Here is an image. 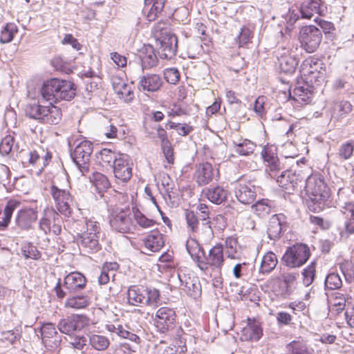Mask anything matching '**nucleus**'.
<instances>
[{"mask_svg":"<svg viewBox=\"0 0 354 354\" xmlns=\"http://www.w3.org/2000/svg\"><path fill=\"white\" fill-rule=\"evenodd\" d=\"M93 144L88 140L80 142L71 153V158L82 176H86L90 170V158L93 152Z\"/></svg>","mask_w":354,"mask_h":354,"instance_id":"nucleus-10","label":"nucleus"},{"mask_svg":"<svg viewBox=\"0 0 354 354\" xmlns=\"http://www.w3.org/2000/svg\"><path fill=\"white\" fill-rule=\"evenodd\" d=\"M324 12L321 0H302L296 8L289 10L288 21L290 24H295L299 19H309L315 14L319 15Z\"/></svg>","mask_w":354,"mask_h":354,"instance_id":"nucleus-8","label":"nucleus"},{"mask_svg":"<svg viewBox=\"0 0 354 354\" xmlns=\"http://www.w3.org/2000/svg\"><path fill=\"white\" fill-rule=\"evenodd\" d=\"M76 86L70 81L51 78L45 81L39 90V102H48L49 104L59 100L69 101L75 96Z\"/></svg>","mask_w":354,"mask_h":354,"instance_id":"nucleus-1","label":"nucleus"},{"mask_svg":"<svg viewBox=\"0 0 354 354\" xmlns=\"http://www.w3.org/2000/svg\"><path fill=\"white\" fill-rule=\"evenodd\" d=\"M162 84L163 80L159 75L147 73L140 77L138 88L141 91L153 93L158 91Z\"/></svg>","mask_w":354,"mask_h":354,"instance_id":"nucleus-25","label":"nucleus"},{"mask_svg":"<svg viewBox=\"0 0 354 354\" xmlns=\"http://www.w3.org/2000/svg\"><path fill=\"white\" fill-rule=\"evenodd\" d=\"M288 222L286 216L283 214L272 215L268 223L267 233L271 240L279 239L282 234L287 230Z\"/></svg>","mask_w":354,"mask_h":354,"instance_id":"nucleus-21","label":"nucleus"},{"mask_svg":"<svg viewBox=\"0 0 354 354\" xmlns=\"http://www.w3.org/2000/svg\"><path fill=\"white\" fill-rule=\"evenodd\" d=\"M119 268V265L116 262H106L104 263L101 273L98 277V282L100 285L107 284L111 278L113 279L115 272Z\"/></svg>","mask_w":354,"mask_h":354,"instance_id":"nucleus-35","label":"nucleus"},{"mask_svg":"<svg viewBox=\"0 0 354 354\" xmlns=\"http://www.w3.org/2000/svg\"><path fill=\"white\" fill-rule=\"evenodd\" d=\"M147 251L156 252L165 245V238L158 230L151 231L142 240Z\"/></svg>","mask_w":354,"mask_h":354,"instance_id":"nucleus-26","label":"nucleus"},{"mask_svg":"<svg viewBox=\"0 0 354 354\" xmlns=\"http://www.w3.org/2000/svg\"><path fill=\"white\" fill-rule=\"evenodd\" d=\"M185 218L188 228L192 232H198L199 221L195 212L192 210H187L185 212Z\"/></svg>","mask_w":354,"mask_h":354,"instance_id":"nucleus-57","label":"nucleus"},{"mask_svg":"<svg viewBox=\"0 0 354 354\" xmlns=\"http://www.w3.org/2000/svg\"><path fill=\"white\" fill-rule=\"evenodd\" d=\"M100 236L95 233H77L76 242L81 252L87 254L96 253L101 250Z\"/></svg>","mask_w":354,"mask_h":354,"instance_id":"nucleus-20","label":"nucleus"},{"mask_svg":"<svg viewBox=\"0 0 354 354\" xmlns=\"http://www.w3.org/2000/svg\"><path fill=\"white\" fill-rule=\"evenodd\" d=\"M140 59L142 69H149L156 66L158 59L152 46H145L140 52Z\"/></svg>","mask_w":354,"mask_h":354,"instance_id":"nucleus-32","label":"nucleus"},{"mask_svg":"<svg viewBox=\"0 0 354 354\" xmlns=\"http://www.w3.org/2000/svg\"><path fill=\"white\" fill-rule=\"evenodd\" d=\"M127 326H123L122 325L118 323H109L105 325V328L109 332L111 333H115L122 338L128 339L130 341L139 344L140 343V337L138 335L133 333V332L127 330Z\"/></svg>","mask_w":354,"mask_h":354,"instance_id":"nucleus-29","label":"nucleus"},{"mask_svg":"<svg viewBox=\"0 0 354 354\" xmlns=\"http://www.w3.org/2000/svg\"><path fill=\"white\" fill-rule=\"evenodd\" d=\"M50 192L58 211L62 214L69 216L71 214V206L73 204V197L69 191L65 189H60L57 186L53 185L50 187Z\"/></svg>","mask_w":354,"mask_h":354,"instance_id":"nucleus-13","label":"nucleus"},{"mask_svg":"<svg viewBox=\"0 0 354 354\" xmlns=\"http://www.w3.org/2000/svg\"><path fill=\"white\" fill-rule=\"evenodd\" d=\"M353 146L351 142L343 143L338 149V156L342 160L350 158L353 153Z\"/></svg>","mask_w":354,"mask_h":354,"instance_id":"nucleus-63","label":"nucleus"},{"mask_svg":"<svg viewBox=\"0 0 354 354\" xmlns=\"http://www.w3.org/2000/svg\"><path fill=\"white\" fill-rule=\"evenodd\" d=\"M226 254L230 259H238L241 255V246L237 239L234 236L227 237L225 240Z\"/></svg>","mask_w":354,"mask_h":354,"instance_id":"nucleus-43","label":"nucleus"},{"mask_svg":"<svg viewBox=\"0 0 354 354\" xmlns=\"http://www.w3.org/2000/svg\"><path fill=\"white\" fill-rule=\"evenodd\" d=\"M203 193L209 201L216 205L225 202L230 194L228 189L221 185L210 186L205 189Z\"/></svg>","mask_w":354,"mask_h":354,"instance_id":"nucleus-28","label":"nucleus"},{"mask_svg":"<svg viewBox=\"0 0 354 354\" xmlns=\"http://www.w3.org/2000/svg\"><path fill=\"white\" fill-rule=\"evenodd\" d=\"M252 38V30L248 26H244L241 28L239 34L236 37V41L238 42L239 47H243L250 42Z\"/></svg>","mask_w":354,"mask_h":354,"instance_id":"nucleus-53","label":"nucleus"},{"mask_svg":"<svg viewBox=\"0 0 354 354\" xmlns=\"http://www.w3.org/2000/svg\"><path fill=\"white\" fill-rule=\"evenodd\" d=\"M345 212L347 216H350L348 220L345 223V227L346 231L350 233H354V203H349L346 204Z\"/></svg>","mask_w":354,"mask_h":354,"instance_id":"nucleus-54","label":"nucleus"},{"mask_svg":"<svg viewBox=\"0 0 354 354\" xmlns=\"http://www.w3.org/2000/svg\"><path fill=\"white\" fill-rule=\"evenodd\" d=\"M86 279L80 272H71L68 274L64 280V286L71 293L78 292L85 288Z\"/></svg>","mask_w":354,"mask_h":354,"instance_id":"nucleus-27","label":"nucleus"},{"mask_svg":"<svg viewBox=\"0 0 354 354\" xmlns=\"http://www.w3.org/2000/svg\"><path fill=\"white\" fill-rule=\"evenodd\" d=\"M275 56L281 73L286 74L295 73L298 65V60L295 55H291L289 53L288 49L282 46L278 47L275 50Z\"/></svg>","mask_w":354,"mask_h":354,"instance_id":"nucleus-19","label":"nucleus"},{"mask_svg":"<svg viewBox=\"0 0 354 354\" xmlns=\"http://www.w3.org/2000/svg\"><path fill=\"white\" fill-rule=\"evenodd\" d=\"M109 223L113 230L120 233H131L136 229L129 208L113 209L109 216Z\"/></svg>","mask_w":354,"mask_h":354,"instance_id":"nucleus-7","label":"nucleus"},{"mask_svg":"<svg viewBox=\"0 0 354 354\" xmlns=\"http://www.w3.org/2000/svg\"><path fill=\"white\" fill-rule=\"evenodd\" d=\"M15 138L11 135L4 137L0 143V153L3 156L9 154L15 147Z\"/></svg>","mask_w":354,"mask_h":354,"instance_id":"nucleus-55","label":"nucleus"},{"mask_svg":"<svg viewBox=\"0 0 354 354\" xmlns=\"http://www.w3.org/2000/svg\"><path fill=\"white\" fill-rule=\"evenodd\" d=\"M21 202L17 199H10L6 204L0 215V230H6L10 223L14 211L19 207Z\"/></svg>","mask_w":354,"mask_h":354,"instance_id":"nucleus-31","label":"nucleus"},{"mask_svg":"<svg viewBox=\"0 0 354 354\" xmlns=\"http://www.w3.org/2000/svg\"><path fill=\"white\" fill-rule=\"evenodd\" d=\"M277 263V255L272 252H268L262 259L259 272L269 274L276 268Z\"/></svg>","mask_w":354,"mask_h":354,"instance_id":"nucleus-41","label":"nucleus"},{"mask_svg":"<svg viewBox=\"0 0 354 354\" xmlns=\"http://www.w3.org/2000/svg\"><path fill=\"white\" fill-rule=\"evenodd\" d=\"M152 34L158 47L160 57L166 59L174 57L178 48V39L176 36L171 32L168 21L161 20L155 24Z\"/></svg>","mask_w":354,"mask_h":354,"instance_id":"nucleus-3","label":"nucleus"},{"mask_svg":"<svg viewBox=\"0 0 354 354\" xmlns=\"http://www.w3.org/2000/svg\"><path fill=\"white\" fill-rule=\"evenodd\" d=\"M164 76L168 83L175 84L180 80V72L176 68H167L164 71Z\"/></svg>","mask_w":354,"mask_h":354,"instance_id":"nucleus-64","label":"nucleus"},{"mask_svg":"<svg viewBox=\"0 0 354 354\" xmlns=\"http://www.w3.org/2000/svg\"><path fill=\"white\" fill-rule=\"evenodd\" d=\"M299 277L298 272H283L281 274V281H283L286 285V287H289V288H291L292 290H294L295 288L296 281L297 279Z\"/></svg>","mask_w":354,"mask_h":354,"instance_id":"nucleus-62","label":"nucleus"},{"mask_svg":"<svg viewBox=\"0 0 354 354\" xmlns=\"http://www.w3.org/2000/svg\"><path fill=\"white\" fill-rule=\"evenodd\" d=\"M301 46L307 53H314L322 40V31L315 26H306L301 28L299 37Z\"/></svg>","mask_w":354,"mask_h":354,"instance_id":"nucleus-11","label":"nucleus"},{"mask_svg":"<svg viewBox=\"0 0 354 354\" xmlns=\"http://www.w3.org/2000/svg\"><path fill=\"white\" fill-rule=\"evenodd\" d=\"M266 171L269 174L271 178H275L279 171L281 169L282 167L279 159L270 160L266 162Z\"/></svg>","mask_w":354,"mask_h":354,"instance_id":"nucleus-60","label":"nucleus"},{"mask_svg":"<svg viewBox=\"0 0 354 354\" xmlns=\"http://www.w3.org/2000/svg\"><path fill=\"white\" fill-rule=\"evenodd\" d=\"M310 256L309 247L304 243H296L288 247L281 261L284 266L289 268L301 267Z\"/></svg>","mask_w":354,"mask_h":354,"instance_id":"nucleus-6","label":"nucleus"},{"mask_svg":"<svg viewBox=\"0 0 354 354\" xmlns=\"http://www.w3.org/2000/svg\"><path fill=\"white\" fill-rule=\"evenodd\" d=\"M232 144L235 148L234 151L241 156H249L252 154L257 147L256 143L248 139H240L233 140Z\"/></svg>","mask_w":354,"mask_h":354,"instance_id":"nucleus-36","label":"nucleus"},{"mask_svg":"<svg viewBox=\"0 0 354 354\" xmlns=\"http://www.w3.org/2000/svg\"><path fill=\"white\" fill-rule=\"evenodd\" d=\"M313 95L312 88L308 85L296 86L292 92L289 91V97L301 105L310 102Z\"/></svg>","mask_w":354,"mask_h":354,"instance_id":"nucleus-30","label":"nucleus"},{"mask_svg":"<svg viewBox=\"0 0 354 354\" xmlns=\"http://www.w3.org/2000/svg\"><path fill=\"white\" fill-rule=\"evenodd\" d=\"M88 337L89 345L97 351H106L111 344L109 339L102 335L91 333Z\"/></svg>","mask_w":354,"mask_h":354,"instance_id":"nucleus-37","label":"nucleus"},{"mask_svg":"<svg viewBox=\"0 0 354 354\" xmlns=\"http://www.w3.org/2000/svg\"><path fill=\"white\" fill-rule=\"evenodd\" d=\"M176 311L169 307H161L156 313L154 325L161 334L170 335L177 328Z\"/></svg>","mask_w":354,"mask_h":354,"instance_id":"nucleus-9","label":"nucleus"},{"mask_svg":"<svg viewBox=\"0 0 354 354\" xmlns=\"http://www.w3.org/2000/svg\"><path fill=\"white\" fill-rule=\"evenodd\" d=\"M272 290L277 295H281L283 297L290 295L293 292L291 288H289L288 286L286 287V285L279 278L274 280Z\"/></svg>","mask_w":354,"mask_h":354,"instance_id":"nucleus-56","label":"nucleus"},{"mask_svg":"<svg viewBox=\"0 0 354 354\" xmlns=\"http://www.w3.org/2000/svg\"><path fill=\"white\" fill-rule=\"evenodd\" d=\"M62 217L53 208L46 207L44 209L43 216L39 222V229L45 234L53 233L59 235L62 231Z\"/></svg>","mask_w":354,"mask_h":354,"instance_id":"nucleus-12","label":"nucleus"},{"mask_svg":"<svg viewBox=\"0 0 354 354\" xmlns=\"http://www.w3.org/2000/svg\"><path fill=\"white\" fill-rule=\"evenodd\" d=\"M38 103L29 104L26 109V114L30 118L43 123L57 124L62 119V110L55 106H43Z\"/></svg>","mask_w":354,"mask_h":354,"instance_id":"nucleus-4","label":"nucleus"},{"mask_svg":"<svg viewBox=\"0 0 354 354\" xmlns=\"http://www.w3.org/2000/svg\"><path fill=\"white\" fill-rule=\"evenodd\" d=\"M252 209L259 217H265L271 213L272 205L267 199H262L252 205Z\"/></svg>","mask_w":354,"mask_h":354,"instance_id":"nucleus-46","label":"nucleus"},{"mask_svg":"<svg viewBox=\"0 0 354 354\" xmlns=\"http://www.w3.org/2000/svg\"><path fill=\"white\" fill-rule=\"evenodd\" d=\"M115 177L123 182H128L132 176V162L130 157L125 153H119L113 165Z\"/></svg>","mask_w":354,"mask_h":354,"instance_id":"nucleus-17","label":"nucleus"},{"mask_svg":"<svg viewBox=\"0 0 354 354\" xmlns=\"http://www.w3.org/2000/svg\"><path fill=\"white\" fill-rule=\"evenodd\" d=\"M342 281L337 273H330L325 279V287L330 290H337L342 287Z\"/></svg>","mask_w":354,"mask_h":354,"instance_id":"nucleus-52","label":"nucleus"},{"mask_svg":"<svg viewBox=\"0 0 354 354\" xmlns=\"http://www.w3.org/2000/svg\"><path fill=\"white\" fill-rule=\"evenodd\" d=\"M178 278L180 281V288L185 290L188 295L193 298H196L201 295V287L197 277H191L180 271L178 272Z\"/></svg>","mask_w":354,"mask_h":354,"instance_id":"nucleus-23","label":"nucleus"},{"mask_svg":"<svg viewBox=\"0 0 354 354\" xmlns=\"http://www.w3.org/2000/svg\"><path fill=\"white\" fill-rule=\"evenodd\" d=\"M118 154L111 149H103L97 155V159L102 167L107 165L113 167V165L115 163V159H118Z\"/></svg>","mask_w":354,"mask_h":354,"instance_id":"nucleus-44","label":"nucleus"},{"mask_svg":"<svg viewBox=\"0 0 354 354\" xmlns=\"http://www.w3.org/2000/svg\"><path fill=\"white\" fill-rule=\"evenodd\" d=\"M165 3V0H145V6H151V8L147 15V19L149 21L156 19L162 11Z\"/></svg>","mask_w":354,"mask_h":354,"instance_id":"nucleus-39","label":"nucleus"},{"mask_svg":"<svg viewBox=\"0 0 354 354\" xmlns=\"http://www.w3.org/2000/svg\"><path fill=\"white\" fill-rule=\"evenodd\" d=\"M305 179L308 208L314 212H320L328 205L329 189L324 182L323 176L319 173L313 174Z\"/></svg>","mask_w":354,"mask_h":354,"instance_id":"nucleus-2","label":"nucleus"},{"mask_svg":"<svg viewBox=\"0 0 354 354\" xmlns=\"http://www.w3.org/2000/svg\"><path fill=\"white\" fill-rule=\"evenodd\" d=\"M306 178L302 171L292 169L283 171L277 178L280 187L290 194L295 192L300 183Z\"/></svg>","mask_w":354,"mask_h":354,"instance_id":"nucleus-14","label":"nucleus"},{"mask_svg":"<svg viewBox=\"0 0 354 354\" xmlns=\"http://www.w3.org/2000/svg\"><path fill=\"white\" fill-rule=\"evenodd\" d=\"M115 92L118 95L119 98L125 103L131 102L134 98L132 87L127 83L124 84V86H122L121 88H119V91H115Z\"/></svg>","mask_w":354,"mask_h":354,"instance_id":"nucleus-51","label":"nucleus"},{"mask_svg":"<svg viewBox=\"0 0 354 354\" xmlns=\"http://www.w3.org/2000/svg\"><path fill=\"white\" fill-rule=\"evenodd\" d=\"M89 304V297L87 295H77L68 297L65 303L66 308L81 309L86 308Z\"/></svg>","mask_w":354,"mask_h":354,"instance_id":"nucleus-42","label":"nucleus"},{"mask_svg":"<svg viewBox=\"0 0 354 354\" xmlns=\"http://www.w3.org/2000/svg\"><path fill=\"white\" fill-rule=\"evenodd\" d=\"M84 223L86 224V230L82 233H88V234L91 233H95V235H98V236L101 237L102 234V228L100 223L97 221L94 218H91L90 219H86Z\"/></svg>","mask_w":354,"mask_h":354,"instance_id":"nucleus-58","label":"nucleus"},{"mask_svg":"<svg viewBox=\"0 0 354 354\" xmlns=\"http://www.w3.org/2000/svg\"><path fill=\"white\" fill-rule=\"evenodd\" d=\"M263 334L262 323L255 318L248 317L247 325L241 330L239 338L241 341L257 342Z\"/></svg>","mask_w":354,"mask_h":354,"instance_id":"nucleus-18","label":"nucleus"},{"mask_svg":"<svg viewBox=\"0 0 354 354\" xmlns=\"http://www.w3.org/2000/svg\"><path fill=\"white\" fill-rule=\"evenodd\" d=\"M17 31L18 28L15 24H7L1 31L0 42L1 44H6L12 41Z\"/></svg>","mask_w":354,"mask_h":354,"instance_id":"nucleus-47","label":"nucleus"},{"mask_svg":"<svg viewBox=\"0 0 354 354\" xmlns=\"http://www.w3.org/2000/svg\"><path fill=\"white\" fill-rule=\"evenodd\" d=\"M196 209L198 211V214H199L201 220L203 221L202 227L204 232L207 236H211L213 234V232L210 225L211 222L209 221L208 206L205 204L200 203L198 205Z\"/></svg>","mask_w":354,"mask_h":354,"instance_id":"nucleus-38","label":"nucleus"},{"mask_svg":"<svg viewBox=\"0 0 354 354\" xmlns=\"http://www.w3.org/2000/svg\"><path fill=\"white\" fill-rule=\"evenodd\" d=\"M21 254L26 259H38L40 257V253L37 248L30 243L22 248Z\"/></svg>","mask_w":354,"mask_h":354,"instance_id":"nucleus-59","label":"nucleus"},{"mask_svg":"<svg viewBox=\"0 0 354 354\" xmlns=\"http://www.w3.org/2000/svg\"><path fill=\"white\" fill-rule=\"evenodd\" d=\"M316 272V262L312 261L302 271L303 283L306 286L311 285L315 279Z\"/></svg>","mask_w":354,"mask_h":354,"instance_id":"nucleus-49","label":"nucleus"},{"mask_svg":"<svg viewBox=\"0 0 354 354\" xmlns=\"http://www.w3.org/2000/svg\"><path fill=\"white\" fill-rule=\"evenodd\" d=\"M186 249L192 260L200 267V262L205 256V252L202 246L195 239H189L186 242Z\"/></svg>","mask_w":354,"mask_h":354,"instance_id":"nucleus-34","label":"nucleus"},{"mask_svg":"<svg viewBox=\"0 0 354 354\" xmlns=\"http://www.w3.org/2000/svg\"><path fill=\"white\" fill-rule=\"evenodd\" d=\"M88 324V319L86 316L73 315L62 319L57 328L62 333L71 335L75 331L81 330Z\"/></svg>","mask_w":354,"mask_h":354,"instance_id":"nucleus-16","label":"nucleus"},{"mask_svg":"<svg viewBox=\"0 0 354 354\" xmlns=\"http://www.w3.org/2000/svg\"><path fill=\"white\" fill-rule=\"evenodd\" d=\"M133 217L136 221V223L142 228L151 227L156 224L154 220L148 218L138 209L133 211Z\"/></svg>","mask_w":354,"mask_h":354,"instance_id":"nucleus-50","label":"nucleus"},{"mask_svg":"<svg viewBox=\"0 0 354 354\" xmlns=\"http://www.w3.org/2000/svg\"><path fill=\"white\" fill-rule=\"evenodd\" d=\"M334 110L339 117H344L352 111V104L348 101H341L335 104Z\"/></svg>","mask_w":354,"mask_h":354,"instance_id":"nucleus-61","label":"nucleus"},{"mask_svg":"<svg viewBox=\"0 0 354 354\" xmlns=\"http://www.w3.org/2000/svg\"><path fill=\"white\" fill-rule=\"evenodd\" d=\"M224 263L223 247L221 244H216L209 251L208 254L203 257L200 262V270L206 271L209 268L213 270H221Z\"/></svg>","mask_w":354,"mask_h":354,"instance_id":"nucleus-15","label":"nucleus"},{"mask_svg":"<svg viewBox=\"0 0 354 354\" xmlns=\"http://www.w3.org/2000/svg\"><path fill=\"white\" fill-rule=\"evenodd\" d=\"M43 342L46 344L48 339L55 338L54 343L57 346L59 342L57 337V332L54 324L48 322L44 324L40 328Z\"/></svg>","mask_w":354,"mask_h":354,"instance_id":"nucleus-45","label":"nucleus"},{"mask_svg":"<svg viewBox=\"0 0 354 354\" xmlns=\"http://www.w3.org/2000/svg\"><path fill=\"white\" fill-rule=\"evenodd\" d=\"M237 200L243 204L252 203L257 196V187L250 182L239 183L234 189Z\"/></svg>","mask_w":354,"mask_h":354,"instance_id":"nucleus-24","label":"nucleus"},{"mask_svg":"<svg viewBox=\"0 0 354 354\" xmlns=\"http://www.w3.org/2000/svg\"><path fill=\"white\" fill-rule=\"evenodd\" d=\"M127 297L129 304L157 307L160 301V292L158 289L144 286H132L129 288Z\"/></svg>","mask_w":354,"mask_h":354,"instance_id":"nucleus-5","label":"nucleus"},{"mask_svg":"<svg viewBox=\"0 0 354 354\" xmlns=\"http://www.w3.org/2000/svg\"><path fill=\"white\" fill-rule=\"evenodd\" d=\"M37 208L24 207L19 209L15 220L17 227L26 231L32 229L37 220Z\"/></svg>","mask_w":354,"mask_h":354,"instance_id":"nucleus-22","label":"nucleus"},{"mask_svg":"<svg viewBox=\"0 0 354 354\" xmlns=\"http://www.w3.org/2000/svg\"><path fill=\"white\" fill-rule=\"evenodd\" d=\"M292 354H313V350L308 348L306 344L299 341H292L287 346Z\"/></svg>","mask_w":354,"mask_h":354,"instance_id":"nucleus-48","label":"nucleus"},{"mask_svg":"<svg viewBox=\"0 0 354 354\" xmlns=\"http://www.w3.org/2000/svg\"><path fill=\"white\" fill-rule=\"evenodd\" d=\"M214 175V169L210 163L201 164L196 171V182L199 185H207L213 180Z\"/></svg>","mask_w":354,"mask_h":354,"instance_id":"nucleus-33","label":"nucleus"},{"mask_svg":"<svg viewBox=\"0 0 354 354\" xmlns=\"http://www.w3.org/2000/svg\"><path fill=\"white\" fill-rule=\"evenodd\" d=\"M91 181L93 183L95 190L103 196L102 193L106 191L111 186V183L107 177L99 172L93 173L92 176L90 177Z\"/></svg>","mask_w":354,"mask_h":354,"instance_id":"nucleus-40","label":"nucleus"}]
</instances>
